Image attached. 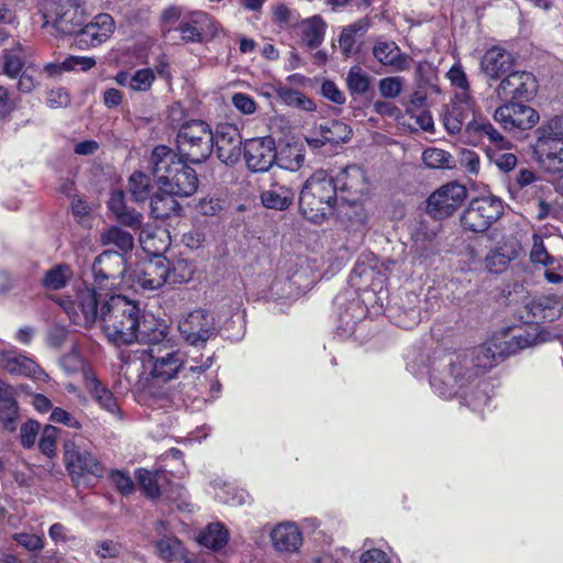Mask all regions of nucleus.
<instances>
[{"label":"nucleus","mask_w":563,"mask_h":563,"mask_svg":"<svg viewBox=\"0 0 563 563\" xmlns=\"http://www.w3.org/2000/svg\"><path fill=\"white\" fill-rule=\"evenodd\" d=\"M279 97L288 106H294L306 111L316 110L313 100L298 90L285 88L279 92Z\"/></svg>","instance_id":"de8ad7c7"},{"label":"nucleus","mask_w":563,"mask_h":563,"mask_svg":"<svg viewBox=\"0 0 563 563\" xmlns=\"http://www.w3.org/2000/svg\"><path fill=\"white\" fill-rule=\"evenodd\" d=\"M12 540L31 552L41 551L45 545L43 537L26 532L12 534Z\"/></svg>","instance_id":"13d9d810"},{"label":"nucleus","mask_w":563,"mask_h":563,"mask_svg":"<svg viewBox=\"0 0 563 563\" xmlns=\"http://www.w3.org/2000/svg\"><path fill=\"white\" fill-rule=\"evenodd\" d=\"M0 420L5 430L13 431L19 419V404L13 386L0 379Z\"/></svg>","instance_id":"473e14b6"},{"label":"nucleus","mask_w":563,"mask_h":563,"mask_svg":"<svg viewBox=\"0 0 563 563\" xmlns=\"http://www.w3.org/2000/svg\"><path fill=\"white\" fill-rule=\"evenodd\" d=\"M536 132H543L548 135L563 137V114L551 118L548 122L541 124Z\"/></svg>","instance_id":"774afa93"},{"label":"nucleus","mask_w":563,"mask_h":563,"mask_svg":"<svg viewBox=\"0 0 563 563\" xmlns=\"http://www.w3.org/2000/svg\"><path fill=\"white\" fill-rule=\"evenodd\" d=\"M516 64L514 54L499 45L487 48L479 62V68L492 86V80L500 81L509 74Z\"/></svg>","instance_id":"412c9836"},{"label":"nucleus","mask_w":563,"mask_h":563,"mask_svg":"<svg viewBox=\"0 0 563 563\" xmlns=\"http://www.w3.org/2000/svg\"><path fill=\"white\" fill-rule=\"evenodd\" d=\"M229 539L230 532L221 522L207 525L197 537V541L201 547L214 552L222 550L228 544Z\"/></svg>","instance_id":"f704fd0d"},{"label":"nucleus","mask_w":563,"mask_h":563,"mask_svg":"<svg viewBox=\"0 0 563 563\" xmlns=\"http://www.w3.org/2000/svg\"><path fill=\"white\" fill-rule=\"evenodd\" d=\"M536 134L537 139L532 145L534 159L544 172L563 177V137L543 132Z\"/></svg>","instance_id":"2eb2a0df"},{"label":"nucleus","mask_w":563,"mask_h":563,"mask_svg":"<svg viewBox=\"0 0 563 563\" xmlns=\"http://www.w3.org/2000/svg\"><path fill=\"white\" fill-rule=\"evenodd\" d=\"M87 15L80 7H71L65 10L55 20V27L58 32L74 36L73 45L77 46L78 34L84 29Z\"/></svg>","instance_id":"72a5a7b5"},{"label":"nucleus","mask_w":563,"mask_h":563,"mask_svg":"<svg viewBox=\"0 0 563 563\" xmlns=\"http://www.w3.org/2000/svg\"><path fill=\"white\" fill-rule=\"evenodd\" d=\"M128 190L135 202H144L154 196V184L148 174L134 170L128 179Z\"/></svg>","instance_id":"4c0bfd02"},{"label":"nucleus","mask_w":563,"mask_h":563,"mask_svg":"<svg viewBox=\"0 0 563 563\" xmlns=\"http://www.w3.org/2000/svg\"><path fill=\"white\" fill-rule=\"evenodd\" d=\"M271 540L276 551L294 553L302 544V534L296 523H280L272 530Z\"/></svg>","instance_id":"7c9ffc66"},{"label":"nucleus","mask_w":563,"mask_h":563,"mask_svg":"<svg viewBox=\"0 0 563 563\" xmlns=\"http://www.w3.org/2000/svg\"><path fill=\"white\" fill-rule=\"evenodd\" d=\"M232 104L243 114H253L257 108L254 98L244 92H235L232 96Z\"/></svg>","instance_id":"0e129e2a"},{"label":"nucleus","mask_w":563,"mask_h":563,"mask_svg":"<svg viewBox=\"0 0 563 563\" xmlns=\"http://www.w3.org/2000/svg\"><path fill=\"white\" fill-rule=\"evenodd\" d=\"M213 147L223 164H238L242 155V135L239 128L232 123H219L213 133Z\"/></svg>","instance_id":"f3484780"},{"label":"nucleus","mask_w":563,"mask_h":563,"mask_svg":"<svg viewBox=\"0 0 563 563\" xmlns=\"http://www.w3.org/2000/svg\"><path fill=\"white\" fill-rule=\"evenodd\" d=\"M69 335V330L63 324H54L48 329L47 343L52 347H60L65 344Z\"/></svg>","instance_id":"69168bd1"},{"label":"nucleus","mask_w":563,"mask_h":563,"mask_svg":"<svg viewBox=\"0 0 563 563\" xmlns=\"http://www.w3.org/2000/svg\"><path fill=\"white\" fill-rule=\"evenodd\" d=\"M212 365V357L199 366H190L181 375L180 380L174 388L162 389L158 402L155 407L165 408L172 404L180 402L185 406L199 400L207 389L208 378L205 372Z\"/></svg>","instance_id":"423d86ee"},{"label":"nucleus","mask_w":563,"mask_h":563,"mask_svg":"<svg viewBox=\"0 0 563 563\" xmlns=\"http://www.w3.org/2000/svg\"><path fill=\"white\" fill-rule=\"evenodd\" d=\"M446 78L455 89H460L457 93L472 96L471 85L466 73L460 62L454 63L446 73Z\"/></svg>","instance_id":"3c124183"},{"label":"nucleus","mask_w":563,"mask_h":563,"mask_svg":"<svg viewBox=\"0 0 563 563\" xmlns=\"http://www.w3.org/2000/svg\"><path fill=\"white\" fill-rule=\"evenodd\" d=\"M109 211L114 216L117 222L132 230L142 227L143 216L134 208H129L125 201V194L121 189H113L107 202Z\"/></svg>","instance_id":"a878e982"},{"label":"nucleus","mask_w":563,"mask_h":563,"mask_svg":"<svg viewBox=\"0 0 563 563\" xmlns=\"http://www.w3.org/2000/svg\"><path fill=\"white\" fill-rule=\"evenodd\" d=\"M527 308L531 316L530 322L543 323L558 320L561 317L563 306L558 296L550 295L534 297Z\"/></svg>","instance_id":"c85d7f7f"},{"label":"nucleus","mask_w":563,"mask_h":563,"mask_svg":"<svg viewBox=\"0 0 563 563\" xmlns=\"http://www.w3.org/2000/svg\"><path fill=\"white\" fill-rule=\"evenodd\" d=\"M532 242V249L529 255L531 263L542 265L544 267L553 265L554 257L547 251L542 236L534 233Z\"/></svg>","instance_id":"603ef678"},{"label":"nucleus","mask_w":563,"mask_h":563,"mask_svg":"<svg viewBox=\"0 0 563 563\" xmlns=\"http://www.w3.org/2000/svg\"><path fill=\"white\" fill-rule=\"evenodd\" d=\"M155 79L152 68L137 69L130 78L129 88L135 92H147L152 89Z\"/></svg>","instance_id":"09e8293b"},{"label":"nucleus","mask_w":563,"mask_h":563,"mask_svg":"<svg viewBox=\"0 0 563 563\" xmlns=\"http://www.w3.org/2000/svg\"><path fill=\"white\" fill-rule=\"evenodd\" d=\"M156 550L162 560L167 562L181 561L184 555V545L177 538H163L157 541Z\"/></svg>","instance_id":"c03bdc74"},{"label":"nucleus","mask_w":563,"mask_h":563,"mask_svg":"<svg viewBox=\"0 0 563 563\" xmlns=\"http://www.w3.org/2000/svg\"><path fill=\"white\" fill-rule=\"evenodd\" d=\"M334 177L325 169L314 170L303 183L299 194V211L316 224L323 223L338 203Z\"/></svg>","instance_id":"20e7f679"},{"label":"nucleus","mask_w":563,"mask_h":563,"mask_svg":"<svg viewBox=\"0 0 563 563\" xmlns=\"http://www.w3.org/2000/svg\"><path fill=\"white\" fill-rule=\"evenodd\" d=\"M321 95L329 101L342 106L345 103V95L338 85L330 79H325L321 85Z\"/></svg>","instance_id":"052dcab7"},{"label":"nucleus","mask_w":563,"mask_h":563,"mask_svg":"<svg viewBox=\"0 0 563 563\" xmlns=\"http://www.w3.org/2000/svg\"><path fill=\"white\" fill-rule=\"evenodd\" d=\"M372 53L380 65L394 71H405L409 68L408 55L402 53L394 41H376Z\"/></svg>","instance_id":"cd10ccee"},{"label":"nucleus","mask_w":563,"mask_h":563,"mask_svg":"<svg viewBox=\"0 0 563 563\" xmlns=\"http://www.w3.org/2000/svg\"><path fill=\"white\" fill-rule=\"evenodd\" d=\"M176 31L185 43H205L218 34L216 20L206 12H194L189 18L183 19Z\"/></svg>","instance_id":"aec40b11"},{"label":"nucleus","mask_w":563,"mask_h":563,"mask_svg":"<svg viewBox=\"0 0 563 563\" xmlns=\"http://www.w3.org/2000/svg\"><path fill=\"white\" fill-rule=\"evenodd\" d=\"M76 325L89 328L101 321V328L108 341L117 346L128 345L136 341H152L156 332L148 333L144 317L136 301L122 295H112L100 303V295L93 286L84 284L74 296H52Z\"/></svg>","instance_id":"f257e3e1"},{"label":"nucleus","mask_w":563,"mask_h":563,"mask_svg":"<svg viewBox=\"0 0 563 563\" xmlns=\"http://www.w3.org/2000/svg\"><path fill=\"white\" fill-rule=\"evenodd\" d=\"M114 27V20L110 14H97L90 22L86 21L84 29L78 34L76 47L89 49L101 45L113 34Z\"/></svg>","instance_id":"5701e85b"},{"label":"nucleus","mask_w":563,"mask_h":563,"mask_svg":"<svg viewBox=\"0 0 563 563\" xmlns=\"http://www.w3.org/2000/svg\"><path fill=\"white\" fill-rule=\"evenodd\" d=\"M163 331L156 332V339L146 341V349H137L128 354L121 353L123 362L121 373L137 390L140 401L155 408L162 389L184 367L181 353L161 343Z\"/></svg>","instance_id":"f03ea898"},{"label":"nucleus","mask_w":563,"mask_h":563,"mask_svg":"<svg viewBox=\"0 0 563 563\" xmlns=\"http://www.w3.org/2000/svg\"><path fill=\"white\" fill-rule=\"evenodd\" d=\"M526 101H504L494 112V120L507 132L526 131L539 122V113Z\"/></svg>","instance_id":"4468645a"},{"label":"nucleus","mask_w":563,"mask_h":563,"mask_svg":"<svg viewBox=\"0 0 563 563\" xmlns=\"http://www.w3.org/2000/svg\"><path fill=\"white\" fill-rule=\"evenodd\" d=\"M168 280L167 283L177 285L185 284L192 278L195 266L191 262L183 258L168 261Z\"/></svg>","instance_id":"37998d69"},{"label":"nucleus","mask_w":563,"mask_h":563,"mask_svg":"<svg viewBox=\"0 0 563 563\" xmlns=\"http://www.w3.org/2000/svg\"><path fill=\"white\" fill-rule=\"evenodd\" d=\"M84 378L86 389L100 408L112 415L120 413V408L113 393L98 379L92 371L85 372Z\"/></svg>","instance_id":"2f4dec72"},{"label":"nucleus","mask_w":563,"mask_h":563,"mask_svg":"<svg viewBox=\"0 0 563 563\" xmlns=\"http://www.w3.org/2000/svg\"><path fill=\"white\" fill-rule=\"evenodd\" d=\"M476 101L473 96L465 93H455L450 107L443 114V125L450 134H457L466 125V120L473 118Z\"/></svg>","instance_id":"b1692460"},{"label":"nucleus","mask_w":563,"mask_h":563,"mask_svg":"<svg viewBox=\"0 0 563 563\" xmlns=\"http://www.w3.org/2000/svg\"><path fill=\"white\" fill-rule=\"evenodd\" d=\"M538 88V79L531 71L512 69L500 79L494 89V93L503 102H529L536 97Z\"/></svg>","instance_id":"9b49d317"},{"label":"nucleus","mask_w":563,"mask_h":563,"mask_svg":"<svg viewBox=\"0 0 563 563\" xmlns=\"http://www.w3.org/2000/svg\"><path fill=\"white\" fill-rule=\"evenodd\" d=\"M175 143L179 157L192 164H201L213 151V132L208 122L191 119L180 124Z\"/></svg>","instance_id":"39448f33"},{"label":"nucleus","mask_w":563,"mask_h":563,"mask_svg":"<svg viewBox=\"0 0 563 563\" xmlns=\"http://www.w3.org/2000/svg\"><path fill=\"white\" fill-rule=\"evenodd\" d=\"M73 277L71 266L67 263H58L44 273L41 286L49 291L62 290L70 283Z\"/></svg>","instance_id":"e433bc0d"},{"label":"nucleus","mask_w":563,"mask_h":563,"mask_svg":"<svg viewBox=\"0 0 563 563\" xmlns=\"http://www.w3.org/2000/svg\"><path fill=\"white\" fill-rule=\"evenodd\" d=\"M46 103L52 109L66 108L70 103V96L64 87L52 89L47 92Z\"/></svg>","instance_id":"e2e57ef3"},{"label":"nucleus","mask_w":563,"mask_h":563,"mask_svg":"<svg viewBox=\"0 0 563 563\" xmlns=\"http://www.w3.org/2000/svg\"><path fill=\"white\" fill-rule=\"evenodd\" d=\"M352 129L341 122V121H332L330 126H327L322 130L323 139L331 144L345 143L351 139Z\"/></svg>","instance_id":"49530a36"},{"label":"nucleus","mask_w":563,"mask_h":563,"mask_svg":"<svg viewBox=\"0 0 563 563\" xmlns=\"http://www.w3.org/2000/svg\"><path fill=\"white\" fill-rule=\"evenodd\" d=\"M466 196V187L457 181L444 184L428 197L427 213L432 219H446L463 205Z\"/></svg>","instance_id":"f8f14e48"},{"label":"nucleus","mask_w":563,"mask_h":563,"mask_svg":"<svg viewBox=\"0 0 563 563\" xmlns=\"http://www.w3.org/2000/svg\"><path fill=\"white\" fill-rule=\"evenodd\" d=\"M178 330L185 342L197 347L205 346L216 335L214 320L203 309L189 312L179 321Z\"/></svg>","instance_id":"dca6fc26"},{"label":"nucleus","mask_w":563,"mask_h":563,"mask_svg":"<svg viewBox=\"0 0 563 563\" xmlns=\"http://www.w3.org/2000/svg\"><path fill=\"white\" fill-rule=\"evenodd\" d=\"M64 463L76 486L87 476L102 478L106 474L103 463L91 451L81 448L73 440L64 443Z\"/></svg>","instance_id":"1a4fd4ad"},{"label":"nucleus","mask_w":563,"mask_h":563,"mask_svg":"<svg viewBox=\"0 0 563 563\" xmlns=\"http://www.w3.org/2000/svg\"><path fill=\"white\" fill-rule=\"evenodd\" d=\"M509 332V329L505 330L503 338L507 339ZM533 341L534 339L523 334H512L508 340L504 341H500L499 338H494L477 349L476 365L483 368H492L499 361L530 346Z\"/></svg>","instance_id":"9d476101"},{"label":"nucleus","mask_w":563,"mask_h":563,"mask_svg":"<svg viewBox=\"0 0 563 563\" xmlns=\"http://www.w3.org/2000/svg\"><path fill=\"white\" fill-rule=\"evenodd\" d=\"M108 478L122 496H129L135 492V484L125 470L111 468L108 472Z\"/></svg>","instance_id":"a18cd8bd"},{"label":"nucleus","mask_w":563,"mask_h":563,"mask_svg":"<svg viewBox=\"0 0 563 563\" xmlns=\"http://www.w3.org/2000/svg\"><path fill=\"white\" fill-rule=\"evenodd\" d=\"M295 189L290 183L283 179H274L269 187L261 192V201L267 209L284 211L295 200Z\"/></svg>","instance_id":"bb28decb"},{"label":"nucleus","mask_w":563,"mask_h":563,"mask_svg":"<svg viewBox=\"0 0 563 563\" xmlns=\"http://www.w3.org/2000/svg\"><path fill=\"white\" fill-rule=\"evenodd\" d=\"M176 196L170 191H164L159 189V192L154 194L150 200L151 212L156 219H167L172 216H179L183 210L179 202L176 200Z\"/></svg>","instance_id":"c9c22d12"},{"label":"nucleus","mask_w":563,"mask_h":563,"mask_svg":"<svg viewBox=\"0 0 563 563\" xmlns=\"http://www.w3.org/2000/svg\"><path fill=\"white\" fill-rule=\"evenodd\" d=\"M334 184L339 198L344 203L357 208L356 223L364 224L365 209L358 203L369 194L371 184L365 169L355 164L347 165L334 177Z\"/></svg>","instance_id":"0eeeda50"},{"label":"nucleus","mask_w":563,"mask_h":563,"mask_svg":"<svg viewBox=\"0 0 563 563\" xmlns=\"http://www.w3.org/2000/svg\"><path fill=\"white\" fill-rule=\"evenodd\" d=\"M24 62L14 54H5L3 60V74L9 78H18L22 73Z\"/></svg>","instance_id":"338daca9"},{"label":"nucleus","mask_w":563,"mask_h":563,"mask_svg":"<svg viewBox=\"0 0 563 563\" xmlns=\"http://www.w3.org/2000/svg\"><path fill=\"white\" fill-rule=\"evenodd\" d=\"M378 90L382 97L394 99L402 90V79L400 77H385L378 81Z\"/></svg>","instance_id":"4d7b16f0"},{"label":"nucleus","mask_w":563,"mask_h":563,"mask_svg":"<svg viewBox=\"0 0 563 563\" xmlns=\"http://www.w3.org/2000/svg\"><path fill=\"white\" fill-rule=\"evenodd\" d=\"M49 420L54 423H60L75 430H80L82 428L80 421L73 413L60 407L52 409Z\"/></svg>","instance_id":"bf43d9fd"},{"label":"nucleus","mask_w":563,"mask_h":563,"mask_svg":"<svg viewBox=\"0 0 563 563\" xmlns=\"http://www.w3.org/2000/svg\"><path fill=\"white\" fill-rule=\"evenodd\" d=\"M135 478L144 497L153 501L161 498L162 488L169 483L168 473L163 468L150 471L139 467L135 470Z\"/></svg>","instance_id":"c756f323"},{"label":"nucleus","mask_w":563,"mask_h":563,"mask_svg":"<svg viewBox=\"0 0 563 563\" xmlns=\"http://www.w3.org/2000/svg\"><path fill=\"white\" fill-rule=\"evenodd\" d=\"M324 33V21L319 15H314L303 22L301 29V41L309 48H317L322 44Z\"/></svg>","instance_id":"58836bf2"},{"label":"nucleus","mask_w":563,"mask_h":563,"mask_svg":"<svg viewBox=\"0 0 563 563\" xmlns=\"http://www.w3.org/2000/svg\"><path fill=\"white\" fill-rule=\"evenodd\" d=\"M101 241L103 244L115 245L122 254L131 251L134 246V239L132 234L117 225H112L106 232H103Z\"/></svg>","instance_id":"a19ab883"},{"label":"nucleus","mask_w":563,"mask_h":563,"mask_svg":"<svg viewBox=\"0 0 563 563\" xmlns=\"http://www.w3.org/2000/svg\"><path fill=\"white\" fill-rule=\"evenodd\" d=\"M0 367L14 376L40 378L44 371L31 357L15 351L0 352Z\"/></svg>","instance_id":"393cba45"},{"label":"nucleus","mask_w":563,"mask_h":563,"mask_svg":"<svg viewBox=\"0 0 563 563\" xmlns=\"http://www.w3.org/2000/svg\"><path fill=\"white\" fill-rule=\"evenodd\" d=\"M465 357L457 355L455 361L451 360L449 363V374L460 387L464 386L471 377V371L465 365Z\"/></svg>","instance_id":"5fc2aeb1"},{"label":"nucleus","mask_w":563,"mask_h":563,"mask_svg":"<svg viewBox=\"0 0 563 563\" xmlns=\"http://www.w3.org/2000/svg\"><path fill=\"white\" fill-rule=\"evenodd\" d=\"M150 258L140 261L134 269L135 282L148 290L158 289L168 280V260L155 250Z\"/></svg>","instance_id":"6ab92c4d"},{"label":"nucleus","mask_w":563,"mask_h":563,"mask_svg":"<svg viewBox=\"0 0 563 563\" xmlns=\"http://www.w3.org/2000/svg\"><path fill=\"white\" fill-rule=\"evenodd\" d=\"M463 134L471 145H478L485 141L499 150L507 148L509 145V141L495 129L489 119L479 113L467 121Z\"/></svg>","instance_id":"4be33fe9"},{"label":"nucleus","mask_w":563,"mask_h":563,"mask_svg":"<svg viewBox=\"0 0 563 563\" xmlns=\"http://www.w3.org/2000/svg\"><path fill=\"white\" fill-rule=\"evenodd\" d=\"M243 155L245 164L251 172H267L277 158L275 140L272 136L246 140Z\"/></svg>","instance_id":"a211bd4d"},{"label":"nucleus","mask_w":563,"mask_h":563,"mask_svg":"<svg viewBox=\"0 0 563 563\" xmlns=\"http://www.w3.org/2000/svg\"><path fill=\"white\" fill-rule=\"evenodd\" d=\"M189 161L179 157L167 145H156L148 158V168L159 185V189L170 191L179 197L194 195L199 185L196 170Z\"/></svg>","instance_id":"7ed1b4c3"},{"label":"nucleus","mask_w":563,"mask_h":563,"mask_svg":"<svg viewBox=\"0 0 563 563\" xmlns=\"http://www.w3.org/2000/svg\"><path fill=\"white\" fill-rule=\"evenodd\" d=\"M59 433L60 429L55 426L46 424L43 428L38 440V449L47 457H53L56 454V443Z\"/></svg>","instance_id":"8fccbe9b"},{"label":"nucleus","mask_w":563,"mask_h":563,"mask_svg":"<svg viewBox=\"0 0 563 563\" xmlns=\"http://www.w3.org/2000/svg\"><path fill=\"white\" fill-rule=\"evenodd\" d=\"M96 65V59L93 57H82V56H68L63 60V67L65 71H71L76 69H80L87 71L91 69Z\"/></svg>","instance_id":"680f3d73"},{"label":"nucleus","mask_w":563,"mask_h":563,"mask_svg":"<svg viewBox=\"0 0 563 563\" xmlns=\"http://www.w3.org/2000/svg\"><path fill=\"white\" fill-rule=\"evenodd\" d=\"M93 284L100 289H111L120 285L126 273L124 255L117 251L99 254L91 266Z\"/></svg>","instance_id":"ddd939ff"},{"label":"nucleus","mask_w":563,"mask_h":563,"mask_svg":"<svg viewBox=\"0 0 563 563\" xmlns=\"http://www.w3.org/2000/svg\"><path fill=\"white\" fill-rule=\"evenodd\" d=\"M40 430L41 424L33 419H29L21 426L20 441L24 449H31L35 444Z\"/></svg>","instance_id":"6e6d98bb"},{"label":"nucleus","mask_w":563,"mask_h":563,"mask_svg":"<svg viewBox=\"0 0 563 563\" xmlns=\"http://www.w3.org/2000/svg\"><path fill=\"white\" fill-rule=\"evenodd\" d=\"M422 163L430 169H445L452 167L453 157L450 152L438 148L428 147L422 152Z\"/></svg>","instance_id":"79ce46f5"},{"label":"nucleus","mask_w":563,"mask_h":563,"mask_svg":"<svg viewBox=\"0 0 563 563\" xmlns=\"http://www.w3.org/2000/svg\"><path fill=\"white\" fill-rule=\"evenodd\" d=\"M504 214L503 200L494 196L473 198L461 216L464 230L484 233Z\"/></svg>","instance_id":"6e6552de"},{"label":"nucleus","mask_w":563,"mask_h":563,"mask_svg":"<svg viewBox=\"0 0 563 563\" xmlns=\"http://www.w3.org/2000/svg\"><path fill=\"white\" fill-rule=\"evenodd\" d=\"M346 87L352 97L367 95L372 89V77L360 66H352L346 75Z\"/></svg>","instance_id":"ea45409f"},{"label":"nucleus","mask_w":563,"mask_h":563,"mask_svg":"<svg viewBox=\"0 0 563 563\" xmlns=\"http://www.w3.org/2000/svg\"><path fill=\"white\" fill-rule=\"evenodd\" d=\"M510 257L503 252L501 247L492 250L485 256V267L493 274H500L505 272L509 265Z\"/></svg>","instance_id":"864d4df0"}]
</instances>
